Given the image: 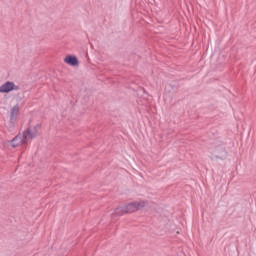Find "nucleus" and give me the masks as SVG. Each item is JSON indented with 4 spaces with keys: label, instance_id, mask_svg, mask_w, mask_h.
Instances as JSON below:
<instances>
[{
    "label": "nucleus",
    "instance_id": "nucleus-1",
    "mask_svg": "<svg viewBox=\"0 0 256 256\" xmlns=\"http://www.w3.org/2000/svg\"><path fill=\"white\" fill-rule=\"evenodd\" d=\"M37 133H39V125L28 127L22 134L19 133L15 136L11 141V147H19L20 145H27L29 141H33L35 137H37Z\"/></svg>",
    "mask_w": 256,
    "mask_h": 256
},
{
    "label": "nucleus",
    "instance_id": "nucleus-2",
    "mask_svg": "<svg viewBox=\"0 0 256 256\" xmlns=\"http://www.w3.org/2000/svg\"><path fill=\"white\" fill-rule=\"evenodd\" d=\"M147 205H149V202L144 200L131 202L122 207L116 208L115 215L121 217V215H125L127 213H135V211H140V209H144Z\"/></svg>",
    "mask_w": 256,
    "mask_h": 256
},
{
    "label": "nucleus",
    "instance_id": "nucleus-3",
    "mask_svg": "<svg viewBox=\"0 0 256 256\" xmlns=\"http://www.w3.org/2000/svg\"><path fill=\"white\" fill-rule=\"evenodd\" d=\"M17 117H19V104L14 105L10 110L9 124L11 127H15V123H17Z\"/></svg>",
    "mask_w": 256,
    "mask_h": 256
},
{
    "label": "nucleus",
    "instance_id": "nucleus-4",
    "mask_svg": "<svg viewBox=\"0 0 256 256\" xmlns=\"http://www.w3.org/2000/svg\"><path fill=\"white\" fill-rule=\"evenodd\" d=\"M2 93H11V91H19V86L15 85L14 82L7 81L0 86Z\"/></svg>",
    "mask_w": 256,
    "mask_h": 256
},
{
    "label": "nucleus",
    "instance_id": "nucleus-5",
    "mask_svg": "<svg viewBox=\"0 0 256 256\" xmlns=\"http://www.w3.org/2000/svg\"><path fill=\"white\" fill-rule=\"evenodd\" d=\"M212 159H227V151L224 148H217L213 154Z\"/></svg>",
    "mask_w": 256,
    "mask_h": 256
},
{
    "label": "nucleus",
    "instance_id": "nucleus-6",
    "mask_svg": "<svg viewBox=\"0 0 256 256\" xmlns=\"http://www.w3.org/2000/svg\"><path fill=\"white\" fill-rule=\"evenodd\" d=\"M64 63H67V65H71V67H77L79 65V60L76 58V56L67 55L64 58Z\"/></svg>",
    "mask_w": 256,
    "mask_h": 256
}]
</instances>
